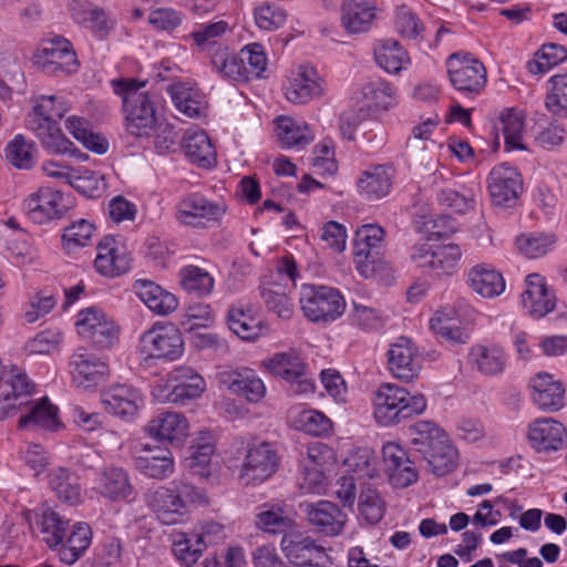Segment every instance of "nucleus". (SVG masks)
I'll return each mask as SVG.
<instances>
[{"instance_id":"f257e3e1","label":"nucleus","mask_w":567,"mask_h":567,"mask_svg":"<svg viewBox=\"0 0 567 567\" xmlns=\"http://www.w3.org/2000/svg\"><path fill=\"white\" fill-rule=\"evenodd\" d=\"M412 450L426 461L434 475L444 476L455 468L457 451L436 424L419 421L412 426Z\"/></svg>"},{"instance_id":"f03ea898","label":"nucleus","mask_w":567,"mask_h":567,"mask_svg":"<svg viewBox=\"0 0 567 567\" xmlns=\"http://www.w3.org/2000/svg\"><path fill=\"white\" fill-rule=\"evenodd\" d=\"M112 86L114 93L122 97L127 132L137 137L148 136L155 130L157 118L150 95L140 92L145 82L118 79L112 81Z\"/></svg>"},{"instance_id":"7ed1b4c3","label":"nucleus","mask_w":567,"mask_h":567,"mask_svg":"<svg viewBox=\"0 0 567 567\" xmlns=\"http://www.w3.org/2000/svg\"><path fill=\"white\" fill-rule=\"evenodd\" d=\"M426 400L422 394L411 395L405 389L394 384H383L374 399V417L381 425H391L414 414L422 413Z\"/></svg>"},{"instance_id":"20e7f679","label":"nucleus","mask_w":567,"mask_h":567,"mask_svg":"<svg viewBox=\"0 0 567 567\" xmlns=\"http://www.w3.org/2000/svg\"><path fill=\"white\" fill-rule=\"evenodd\" d=\"M4 383L10 386L11 394H7L0 400V420H4L14 414L17 409L27 408V412L19 419V430H27L35 424V403L31 400L24 401L33 391V383L25 371L18 365L4 367Z\"/></svg>"},{"instance_id":"39448f33","label":"nucleus","mask_w":567,"mask_h":567,"mask_svg":"<svg viewBox=\"0 0 567 567\" xmlns=\"http://www.w3.org/2000/svg\"><path fill=\"white\" fill-rule=\"evenodd\" d=\"M299 302L303 316L315 323L333 322L346 310V300L341 292L328 286L302 285Z\"/></svg>"},{"instance_id":"423d86ee","label":"nucleus","mask_w":567,"mask_h":567,"mask_svg":"<svg viewBox=\"0 0 567 567\" xmlns=\"http://www.w3.org/2000/svg\"><path fill=\"white\" fill-rule=\"evenodd\" d=\"M138 352L146 363L153 360L175 361L184 353L182 332L174 324L155 323L141 334Z\"/></svg>"},{"instance_id":"0eeeda50","label":"nucleus","mask_w":567,"mask_h":567,"mask_svg":"<svg viewBox=\"0 0 567 567\" xmlns=\"http://www.w3.org/2000/svg\"><path fill=\"white\" fill-rule=\"evenodd\" d=\"M383 237V228L373 224L363 225L355 231L353 257L357 270L364 278L372 277L382 260Z\"/></svg>"},{"instance_id":"6e6552de","label":"nucleus","mask_w":567,"mask_h":567,"mask_svg":"<svg viewBox=\"0 0 567 567\" xmlns=\"http://www.w3.org/2000/svg\"><path fill=\"white\" fill-rule=\"evenodd\" d=\"M451 84L461 93L477 95L486 84L484 64L471 53L455 52L446 61Z\"/></svg>"},{"instance_id":"1a4fd4ad","label":"nucleus","mask_w":567,"mask_h":567,"mask_svg":"<svg viewBox=\"0 0 567 567\" xmlns=\"http://www.w3.org/2000/svg\"><path fill=\"white\" fill-rule=\"evenodd\" d=\"M75 326L82 339L96 349H110L118 341V327L95 307L81 310Z\"/></svg>"},{"instance_id":"9d476101","label":"nucleus","mask_w":567,"mask_h":567,"mask_svg":"<svg viewBox=\"0 0 567 567\" xmlns=\"http://www.w3.org/2000/svg\"><path fill=\"white\" fill-rule=\"evenodd\" d=\"M165 385H156L154 396L157 400L175 404H183L196 399L205 390V380L190 367H178L169 373V380Z\"/></svg>"},{"instance_id":"9b49d317","label":"nucleus","mask_w":567,"mask_h":567,"mask_svg":"<svg viewBox=\"0 0 567 567\" xmlns=\"http://www.w3.org/2000/svg\"><path fill=\"white\" fill-rule=\"evenodd\" d=\"M280 547L289 563L298 567H329L332 564L323 546L300 533H285Z\"/></svg>"},{"instance_id":"f8f14e48","label":"nucleus","mask_w":567,"mask_h":567,"mask_svg":"<svg viewBox=\"0 0 567 567\" xmlns=\"http://www.w3.org/2000/svg\"><path fill=\"white\" fill-rule=\"evenodd\" d=\"M388 365L391 374L404 382H411L419 377L422 360L413 341L400 337L386 351Z\"/></svg>"},{"instance_id":"ddd939ff","label":"nucleus","mask_w":567,"mask_h":567,"mask_svg":"<svg viewBox=\"0 0 567 567\" xmlns=\"http://www.w3.org/2000/svg\"><path fill=\"white\" fill-rule=\"evenodd\" d=\"M278 470V455L269 443L262 442L251 446L246 454L240 471L245 484L265 482Z\"/></svg>"},{"instance_id":"4468645a","label":"nucleus","mask_w":567,"mask_h":567,"mask_svg":"<svg viewBox=\"0 0 567 567\" xmlns=\"http://www.w3.org/2000/svg\"><path fill=\"white\" fill-rule=\"evenodd\" d=\"M523 189L520 174L506 163L495 166L488 176V190L496 206L512 207Z\"/></svg>"},{"instance_id":"2eb2a0df","label":"nucleus","mask_w":567,"mask_h":567,"mask_svg":"<svg viewBox=\"0 0 567 567\" xmlns=\"http://www.w3.org/2000/svg\"><path fill=\"white\" fill-rule=\"evenodd\" d=\"M217 380L220 385L250 403H257L266 395L262 380L249 368L224 369L217 373Z\"/></svg>"},{"instance_id":"dca6fc26","label":"nucleus","mask_w":567,"mask_h":567,"mask_svg":"<svg viewBox=\"0 0 567 567\" xmlns=\"http://www.w3.org/2000/svg\"><path fill=\"white\" fill-rule=\"evenodd\" d=\"M527 439L538 453H551L561 450L567 442L564 424L551 417H539L528 425Z\"/></svg>"},{"instance_id":"f3484780","label":"nucleus","mask_w":567,"mask_h":567,"mask_svg":"<svg viewBox=\"0 0 567 567\" xmlns=\"http://www.w3.org/2000/svg\"><path fill=\"white\" fill-rule=\"evenodd\" d=\"M224 202H213L198 193L185 196L177 206L176 218L185 225L199 226V219L208 221L219 220L226 213Z\"/></svg>"},{"instance_id":"a211bd4d","label":"nucleus","mask_w":567,"mask_h":567,"mask_svg":"<svg viewBox=\"0 0 567 567\" xmlns=\"http://www.w3.org/2000/svg\"><path fill=\"white\" fill-rule=\"evenodd\" d=\"M384 470L390 483L398 488H405L417 481V472L406 451L399 444L388 442L382 447Z\"/></svg>"},{"instance_id":"6ab92c4d","label":"nucleus","mask_w":567,"mask_h":567,"mask_svg":"<svg viewBox=\"0 0 567 567\" xmlns=\"http://www.w3.org/2000/svg\"><path fill=\"white\" fill-rule=\"evenodd\" d=\"M145 431L158 442L181 445L188 435V422L177 412H161L146 425Z\"/></svg>"},{"instance_id":"aec40b11","label":"nucleus","mask_w":567,"mask_h":567,"mask_svg":"<svg viewBox=\"0 0 567 567\" xmlns=\"http://www.w3.org/2000/svg\"><path fill=\"white\" fill-rule=\"evenodd\" d=\"M555 292L546 285L545 278L539 274L526 277V289L522 293L523 307L534 318H543L556 307Z\"/></svg>"},{"instance_id":"412c9836","label":"nucleus","mask_w":567,"mask_h":567,"mask_svg":"<svg viewBox=\"0 0 567 567\" xmlns=\"http://www.w3.org/2000/svg\"><path fill=\"white\" fill-rule=\"evenodd\" d=\"M324 92V80L313 66L301 65L297 75L286 87V97L293 104H306Z\"/></svg>"},{"instance_id":"4be33fe9","label":"nucleus","mask_w":567,"mask_h":567,"mask_svg":"<svg viewBox=\"0 0 567 567\" xmlns=\"http://www.w3.org/2000/svg\"><path fill=\"white\" fill-rule=\"evenodd\" d=\"M102 402L109 413L121 419H133L142 403L138 390L127 384L110 386L102 393Z\"/></svg>"},{"instance_id":"5701e85b","label":"nucleus","mask_w":567,"mask_h":567,"mask_svg":"<svg viewBox=\"0 0 567 567\" xmlns=\"http://www.w3.org/2000/svg\"><path fill=\"white\" fill-rule=\"evenodd\" d=\"M533 402L544 411H558L564 406L565 388L546 372L536 374L529 381Z\"/></svg>"},{"instance_id":"b1692460","label":"nucleus","mask_w":567,"mask_h":567,"mask_svg":"<svg viewBox=\"0 0 567 567\" xmlns=\"http://www.w3.org/2000/svg\"><path fill=\"white\" fill-rule=\"evenodd\" d=\"M59 49H50L49 55L38 53V71L48 75H71L78 72L80 63L69 40H61Z\"/></svg>"},{"instance_id":"393cba45","label":"nucleus","mask_w":567,"mask_h":567,"mask_svg":"<svg viewBox=\"0 0 567 567\" xmlns=\"http://www.w3.org/2000/svg\"><path fill=\"white\" fill-rule=\"evenodd\" d=\"M307 518L320 533L336 536L341 533L346 523V514L341 508L329 502L306 505Z\"/></svg>"},{"instance_id":"a878e982","label":"nucleus","mask_w":567,"mask_h":567,"mask_svg":"<svg viewBox=\"0 0 567 567\" xmlns=\"http://www.w3.org/2000/svg\"><path fill=\"white\" fill-rule=\"evenodd\" d=\"M186 158L194 165L209 169L217 164V154L209 136L204 131H187L182 140Z\"/></svg>"},{"instance_id":"bb28decb","label":"nucleus","mask_w":567,"mask_h":567,"mask_svg":"<svg viewBox=\"0 0 567 567\" xmlns=\"http://www.w3.org/2000/svg\"><path fill=\"white\" fill-rule=\"evenodd\" d=\"M147 505L157 514L158 519L166 525L182 522L184 515L177 501L174 487L159 486L146 494Z\"/></svg>"},{"instance_id":"cd10ccee","label":"nucleus","mask_w":567,"mask_h":567,"mask_svg":"<svg viewBox=\"0 0 567 567\" xmlns=\"http://www.w3.org/2000/svg\"><path fill=\"white\" fill-rule=\"evenodd\" d=\"M134 289L140 299L155 313L167 316L176 310L177 298L151 280H136Z\"/></svg>"},{"instance_id":"c85d7f7f","label":"nucleus","mask_w":567,"mask_h":567,"mask_svg":"<svg viewBox=\"0 0 567 567\" xmlns=\"http://www.w3.org/2000/svg\"><path fill=\"white\" fill-rule=\"evenodd\" d=\"M70 367L75 381L80 384L89 382L97 384L109 374V365L86 351L78 350L70 359Z\"/></svg>"},{"instance_id":"c756f323","label":"nucleus","mask_w":567,"mask_h":567,"mask_svg":"<svg viewBox=\"0 0 567 567\" xmlns=\"http://www.w3.org/2000/svg\"><path fill=\"white\" fill-rule=\"evenodd\" d=\"M467 285L484 298L499 296L505 289L502 274L485 264L476 265L468 270Z\"/></svg>"},{"instance_id":"7c9ffc66","label":"nucleus","mask_w":567,"mask_h":567,"mask_svg":"<svg viewBox=\"0 0 567 567\" xmlns=\"http://www.w3.org/2000/svg\"><path fill=\"white\" fill-rule=\"evenodd\" d=\"M392 178L391 167L378 165L362 173L358 181L359 192L369 200H378L390 193Z\"/></svg>"},{"instance_id":"2f4dec72","label":"nucleus","mask_w":567,"mask_h":567,"mask_svg":"<svg viewBox=\"0 0 567 567\" xmlns=\"http://www.w3.org/2000/svg\"><path fill=\"white\" fill-rule=\"evenodd\" d=\"M468 360L472 367L484 375H497L506 367L505 352L496 344L474 346L470 350Z\"/></svg>"},{"instance_id":"473e14b6","label":"nucleus","mask_w":567,"mask_h":567,"mask_svg":"<svg viewBox=\"0 0 567 567\" xmlns=\"http://www.w3.org/2000/svg\"><path fill=\"white\" fill-rule=\"evenodd\" d=\"M92 529L89 524L80 522L73 528L65 543L59 546V558L66 565L78 561L90 547L92 542Z\"/></svg>"},{"instance_id":"72a5a7b5","label":"nucleus","mask_w":567,"mask_h":567,"mask_svg":"<svg viewBox=\"0 0 567 567\" xmlns=\"http://www.w3.org/2000/svg\"><path fill=\"white\" fill-rule=\"evenodd\" d=\"M48 482L59 499L69 505H79L83 502L81 486L78 477L66 467H56L49 472Z\"/></svg>"},{"instance_id":"f704fd0d","label":"nucleus","mask_w":567,"mask_h":567,"mask_svg":"<svg viewBox=\"0 0 567 567\" xmlns=\"http://www.w3.org/2000/svg\"><path fill=\"white\" fill-rule=\"evenodd\" d=\"M71 12L78 23L90 28L101 38L105 37L112 29L105 11L97 6L89 3L86 0H73Z\"/></svg>"},{"instance_id":"c9c22d12","label":"nucleus","mask_w":567,"mask_h":567,"mask_svg":"<svg viewBox=\"0 0 567 567\" xmlns=\"http://www.w3.org/2000/svg\"><path fill=\"white\" fill-rule=\"evenodd\" d=\"M97 489L103 497L113 502L128 499L134 493L127 473L120 467L105 470L100 478Z\"/></svg>"},{"instance_id":"e433bc0d","label":"nucleus","mask_w":567,"mask_h":567,"mask_svg":"<svg viewBox=\"0 0 567 567\" xmlns=\"http://www.w3.org/2000/svg\"><path fill=\"white\" fill-rule=\"evenodd\" d=\"M227 324L237 337L247 341L256 340L262 332L261 321L252 315L251 308L230 307Z\"/></svg>"},{"instance_id":"4c0bfd02","label":"nucleus","mask_w":567,"mask_h":567,"mask_svg":"<svg viewBox=\"0 0 567 567\" xmlns=\"http://www.w3.org/2000/svg\"><path fill=\"white\" fill-rule=\"evenodd\" d=\"M341 22L349 33L365 32L374 19L373 8L357 0H346L341 7Z\"/></svg>"},{"instance_id":"58836bf2","label":"nucleus","mask_w":567,"mask_h":567,"mask_svg":"<svg viewBox=\"0 0 567 567\" xmlns=\"http://www.w3.org/2000/svg\"><path fill=\"white\" fill-rule=\"evenodd\" d=\"M69 133L85 148L96 154H105L109 151V141L105 136L94 133L90 128V122L83 117L70 116L65 122Z\"/></svg>"},{"instance_id":"ea45409f","label":"nucleus","mask_w":567,"mask_h":567,"mask_svg":"<svg viewBox=\"0 0 567 567\" xmlns=\"http://www.w3.org/2000/svg\"><path fill=\"white\" fill-rule=\"evenodd\" d=\"M276 123L277 135L284 148L303 147L313 140L308 125H299L289 116H278Z\"/></svg>"},{"instance_id":"a19ab883","label":"nucleus","mask_w":567,"mask_h":567,"mask_svg":"<svg viewBox=\"0 0 567 567\" xmlns=\"http://www.w3.org/2000/svg\"><path fill=\"white\" fill-rule=\"evenodd\" d=\"M181 286L197 297L208 296L214 289V279L203 268L194 265L183 267L178 274Z\"/></svg>"},{"instance_id":"79ce46f5","label":"nucleus","mask_w":567,"mask_h":567,"mask_svg":"<svg viewBox=\"0 0 567 567\" xmlns=\"http://www.w3.org/2000/svg\"><path fill=\"white\" fill-rule=\"evenodd\" d=\"M237 58L238 54H234L227 49H219L212 55V65L224 79L246 83L249 81L248 71Z\"/></svg>"},{"instance_id":"37998d69","label":"nucleus","mask_w":567,"mask_h":567,"mask_svg":"<svg viewBox=\"0 0 567 567\" xmlns=\"http://www.w3.org/2000/svg\"><path fill=\"white\" fill-rule=\"evenodd\" d=\"M69 522L63 519L59 513L51 508L42 512V520L40 524L41 540L47 546L59 551V546L64 539Z\"/></svg>"},{"instance_id":"c03bdc74","label":"nucleus","mask_w":567,"mask_h":567,"mask_svg":"<svg viewBox=\"0 0 567 567\" xmlns=\"http://www.w3.org/2000/svg\"><path fill=\"white\" fill-rule=\"evenodd\" d=\"M134 465L142 474L156 480H164L174 472L173 455L169 451H161L156 455L138 456Z\"/></svg>"},{"instance_id":"a18cd8bd","label":"nucleus","mask_w":567,"mask_h":567,"mask_svg":"<svg viewBox=\"0 0 567 567\" xmlns=\"http://www.w3.org/2000/svg\"><path fill=\"white\" fill-rule=\"evenodd\" d=\"M265 367L274 375L280 377L287 382L300 378L303 370H306L302 359L293 352L276 353L265 362Z\"/></svg>"},{"instance_id":"49530a36","label":"nucleus","mask_w":567,"mask_h":567,"mask_svg":"<svg viewBox=\"0 0 567 567\" xmlns=\"http://www.w3.org/2000/svg\"><path fill=\"white\" fill-rule=\"evenodd\" d=\"M68 209L69 207L63 204V195L60 190L38 189V224L61 219Z\"/></svg>"},{"instance_id":"de8ad7c7","label":"nucleus","mask_w":567,"mask_h":567,"mask_svg":"<svg viewBox=\"0 0 567 567\" xmlns=\"http://www.w3.org/2000/svg\"><path fill=\"white\" fill-rule=\"evenodd\" d=\"M343 466L354 478H372L377 475L374 453L369 447L353 449L344 458Z\"/></svg>"},{"instance_id":"09e8293b","label":"nucleus","mask_w":567,"mask_h":567,"mask_svg":"<svg viewBox=\"0 0 567 567\" xmlns=\"http://www.w3.org/2000/svg\"><path fill=\"white\" fill-rule=\"evenodd\" d=\"M504 135L505 146L508 151L525 150L522 143L524 118L520 114L516 113L513 109L504 110L499 115V126Z\"/></svg>"},{"instance_id":"8fccbe9b","label":"nucleus","mask_w":567,"mask_h":567,"mask_svg":"<svg viewBox=\"0 0 567 567\" xmlns=\"http://www.w3.org/2000/svg\"><path fill=\"white\" fill-rule=\"evenodd\" d=\"M567 59V50L556 43H546L536 52L535 58L527 62L532 74H544L553 66Z\"/></svg>"},{"instance_id":"3c124183","label":"nucleus","mask_w":567,"mask_h":567,"mask_svg":"<svg viewBox=\"0 0 567 567\" xmlns=\"http://www.w3.org/2000/svg\"><path fill=\"white\" fill-rule=\"evenodd\" d=\"M375 61L386 72L398 73L409 62V55L396 40L389 39L375 50Z\"/></svg>"},{"instance_id":"603ef678","label":"nucleus","mask_w":567,"mask_h":567,"mask_svg":"<svg viewBox=\"0 0 567 567\" xmlns=\"http://www.w3.org/2000/svg\"><path fill=\"white\" fill-rule=\"evenodd\" d=\"M38 137L41 145L51 154L72 153L73 143L62 133L56 123H38Z\"/></svg>"},{"instance_id":"864d4df0","label":"nucleus","mask_w":567,"mask_h":567,"mask_svg":"<svg viewBox=\"0 0 567 567\" xmlns=\"http://www.w3.org/2000/svg\"><path fill=\"white\" fill-rule=\"evenodd\" d=\"M172 550L177 560L186 566H192L199 559L205 549L204 545L196 539V535L176 533L173 535Z\"/></svg>"},{"instance_id":"5fc2aeb1","label":"nucleus","mask_w":567,"mask_h":567,"mask_svg":"<svg viewBox=\"0 0 567 567\" xmlns=\"http://www.w3.org/2000/svg\"><path fill=\"white\" fill-rule=\"evenodd\" d=\"M430 327L436 336L453 344L466 343L468 340L467 332L456 326L453 318L446 311H436L430 320Z\"/></svg>"},{"instance_id":"6e6d98bb","label":"nucleus","mask_w":567,"mask_h":567,"mask_svg":"<svg viewBox=\"0 0 567 567\" xmlns=\"http://www.w3.org/2000/svg\"><path fill=\"white\" fill-rule=\"evenodd\" d=\"M555 241L554 235L542 233L523 234L517 237L516 247L528 258H539L551 249Z\"/></svg>"},{"instance_id":"4d7b16f0","label":"nucleus","mask_w":567,"mask_h":567,"mask_svg":"<svg viewBox=\"0 0 567 567\" xmlns=\"http://www.w3.org/2000/svg\"><path fill=\"white\" fill-rule=\"evenodd\" d=\"M95 226L86 220L80 219L64 228L62 234V245L68 251L75 248L85 247L91 244Z\"/></svg>"},{"instance_id":"13d9d810","label":"nucleus","mask_w":567,"mask_h":567,"mask_svg":"<svg viewBox=\"0 0 567 567\" xmlns=\"http://www.w3.org/2000/svg\"><path fill=\"white\" fill-rule=\"evenodd\" d=\"M394 25L398 33L409 40L421 39L424 31L420 18L405 4L396 8Z\"/></svg>"},{"instance_id":"bf43d9fd","label":"nucleus","mask_w":567,"mask_h":567,"mask_svg":"<svg viewBox=\"0 0 567 567\" xmlns=\"http://www.w3.org/2000/svg\"><path fill=\"white\" fill-rule=\"evenodd\" d=\"M6 157L10 164L19 169H29L33 166V144L27 142L24 136L18 134L6 147Z\"/></svg>"},{"instance_id":"052dcab7","label":"nucleus","mask_w":567,"mask_h":567,"mask_svg":"<svg viewBox=\"0 0 567 567\" xmlns=\"http://www.w3.org/2000/svg\"><path fill=\"white\" fill-rule=\"evenodd\" d=\"M131 257L118 248L106 258L104 255H97L94 266L101 275L113 278L127 272L131 269Z\"/></svg>"},{"instance_id":"680f3d73","label":"nucleus","mask_w":567,"mask_h":567,"mask_svg":"<svg viewBox=\"0 0 567 567\" xmlns=\"http://www.w3.org/2000/svg\"><path fill=\"white\" fill-rule=\"evenodd\" d=\"M237 60L243 65H246L249 81L251 79H260L266 71L267 58L259 43H252L243 48L238 53Z\"/></svg>"},{"instance_id":"e2e57ef3","label":"nucleus","mask_w":567,"mask_h":567,"mask_svg":"<svg viewBox=\"0 0 567 567\" xmlns=\"http://www.w3.org/2000/svg\"><path fill=\"white\" fill-rule=\"evenodd\" d=\"M395 89L383 80L369 82L362 89L364 99L369 102V106L377 110H386L393 103Z\"/></svg>"},{"instance_id":"0e129e2a","label":"nucleus","mask_w":567,"mask_h":567,"mask_svg":"<svg viewBox=\"0 0 567 567\" xmlns=\"http://www.w3.org/2000/svg\"><path fill=\"white\" fill-rule=\"evenodd\" d=\"M214 445L212 443H204L197 446H190V452L185 457L186 467L194 474L200 477H208L210 475V460L214 454Z\"/></svg>"},{"instance_id":"69168bd1","label":"nucleus","mask_w":567,"mask_h":567,"mask_svg":"<svg viewBox=\"0 0 567 567\" xmlns=\"http://www.w3.org/2000/svg\"><path fill=\"white\" fill-rule=\"evenodd\" d=\"M462 251L458 245L450 244L435 249L433 276H451L457 268Z\"/></svg>"},{"instance_id":"338daca9","label":"nucleus","mask_w":567,"mask_h":567,"mask_svg":"<svg viewBox=\"0 0 567 567\" xmlns=\"http://www.w3.org/2000/svg\"><path fill=\"white\" fill-rule=\"evenodd\" d=\"M550 83L551 91L546 97L545 105L553 114L567 117V74L554 75Z\"/></svg>"},{"instance_id":"774afa93","label":"nucleus","mask_w":567,"mask_h":567,"mask_svg":"<svg viewBox=\"0 0 567 567\" xmlns=\"http://www.w3.org/2000/svg\"><path fill=\"white\" fill-rule=\"evenodd\" d=\"M261 297L269 311L275 312L281 319H289L293 313L290 298L279 285L262 288Z\"/></svg>"}]
</instances>
